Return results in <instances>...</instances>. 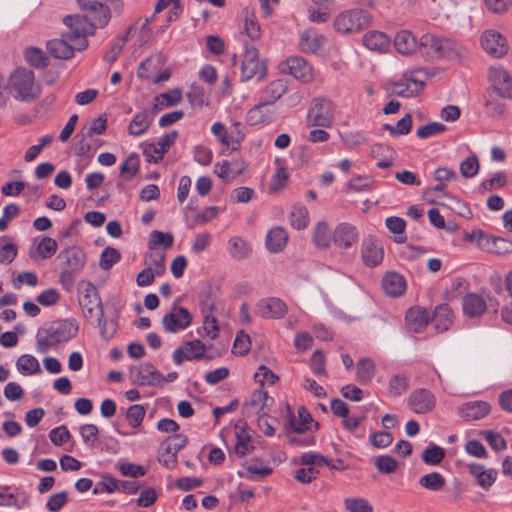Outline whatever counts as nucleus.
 <instances>
[{"instance_id": "nucleus-37", "label": "nucleus", "mask_w": 512, "mask_h": 512, "mask_svg": "<svg viewBox=\"0 0 512 512\" xmlns=\"http://www.w3.org/2000/svg\"><path fill=\"white\" fill-rule=\"evenodd\" d=\"M17 370L22 375H34L42 373L38 360L30 354H23L16 361Z\"/></svg>"}, {"instance_id": "nucleus-36", "label": "nucleus", "mask_w": 512, "mask_h": 512, "mask_svg": "<svg viewBox=\"0 0 512 512\" xmlns=\"http://www.w3.org/2000/svg\"><path fill=\"white\" fill-rule=\"evenodd\" d=\"M363 44L372 51L383 52L390 44L388 36L379 31H371L364 35Z\"/></svg>"}, {"instance_id": "nucleus-38", "label": "nucleus", "mask_w": 512, "mask_h": 512, "mask_svg": "<svg viewBox=\"0 0 512 512\" xmlns=\"http://www.w3.org/2000/svg\"><path fill=\"white\" fill-rule=\"evenodd\" d=\"M483 249L489 253L507 254L512 252V241L501 237L490 236V238H485Z\"/></svg>"}, {"instance_id": "nucleus-34", "label": "nucleus", "mask_w": 512, "mask_h": 512, "mask_svg": "<svg viewBox=\"0 0 512 512\" xmlns=\"http://www.w3.org/2000/svg\"><path fill=\"white\" fill-rule=\"evenodd\" d=\"M287 240V232L281 227H274L266 236V246L271 252H281L285 248Z\"/></svg>"}, {"instance_id": "nucleus-30", "label": "nucleus", "mask_w": 512, "mask_h": 512, "mask_svg": "<svg viewBox=\"0 0 512 512\" xmlns=\"http://www.w3.org/2000/svg\"><path fill=\"white\" fill-rule=\"evenodd\" d=\"M419 40L408 30L399 31L394 38L396 50L403 54L409 55L418 50Z\"/></svg>"}, {"instance_id": "nucleus-63", "label": "nucleus", "mask_w": 512, "mask_h": 512, "mask_svg": "<svg viewBox=\"0 0 512 512\" xmlns=\"http://www.w3.org/2000/svg\"><path fill=\"white\" fill-rule=\"evenodd\" d=\"M173 235L162 231L154 230L149 236V248L155 246H163L165 249L171 248L173 245Z\"/></svg>"}, {"instance_id": "nucleus-60", "label": "nucleus", "mask_w": 512, "mask_h": 512, "mask_svg": "<svg viewBox=\"0 0 512 512\" xmlns=\"http://www.w3.org/2000/svg\"><path fill=\"white\" fill-rule=\"evenodd\" d=\"M290 223L297 230L304 229L308 225V210L303 206L293 207L290 213Z\"/></svg>"}, {"instance_id": "nucleus-11", "label": "nucleus", "mask_w": 512, "mask_h": 512, "mask_svg": "<svg viewBox=\"0 0 512 512\" xmlns=\"http://www.w3.org/2000/svg\"><path fill=\"white\" fill-rule=\"evenodd\" d=\"M192 322V315L188 309L174 304L170 313L162 318V324L168 333H175L178 330L186 329Z\"/></svg>"}, {"instance_id": "nucleus-46", "label": "nucleus", "mask_w": 512, "mask_h": 512, "mask_svg": "<svg viewBox=\"0 0 512 512\" xmlns=\"http://www.w3.org/2000/svg\"><path fill=\"white\" fill-rule=\"evenodd\" d=\"M229 254L237 260H242L248 257L251 252V246L248 242L240 237H232L228 241Z\"/></svg>"}, {"instance_id": "nucleus-44", "label": "nucleus", "mask_w": 512, "mask_h": 512, "mask_svg": "<svg viewBox=\"0 0 512 512\" xmlns=\"http://www.w3.org/2000/svg\"><path fill=\"white\" fill-rule=\"evenodd\" d=\"M107 129V119L106 117L99 116L98 118H95L91 120L89 123H87L79 132L77 137H88L91 138L93 135H102L105 133Z\"/></svg>"}, {"instance_id": "nucleus-61", "label": "nucleus", "mask_w": 512, "mask_h": 512, "mask_svg": "<svg viewBox=\"0 0 512 512\" xmlns=\"http://www.w3.org/2000/svg\"><path fill=\"white\" fill-rule=\"evenodd\" d=\"M100 335L105 340H110L117 332L118 325L114 320H107L104 316L96 315Z\"/></svg>"}, {"instance_id": "nucleus-35", "label": "nucleus", "mask_w": 512, "mask_h": 512, "mask_svg": "<svg viewBox=\"0 0 512 512\" xmlns=\"http://www.w3.org/2000/svg\"><path fill=\"white\" fill-rule=\"evenodd\" d=\"M484 97V106L489 117L500 118L505 116L507 110L506 104L502 102L498 96L496 97L493 92L486 90Z\"/></svg>"}, {"instance_id": "nucleus-42", "label": "nucleus", "mask_w": 512, "mask_h": 512, "mask_svg": "<svg viewBox=\"0 0 512 512\" xmlns=\"http://www.w3.org/2000/svg\"><path fill=\"white\" fill-rule=\"evenodd\" d=\"M242 16L244 18V33L251 40H258L261 36V30L260 25L254 16V13L248 8H244L242 11Z\"/></svg>"}, {"instance_id": "nucleus-26", "label": "nucleus", "mask_w": 512, "mask_h": 512, "mask_svg": "<svg viewBox=\"0 0 512 512\" xmlns=\"http://www.w3.org/2000/svg\"><path fill=\"white\" fill-rule=\"evenodd\" d=\"M287 409L289 413V418L288 423L285 425V427H289V430H291L294 433H305L308 430V423L312 420L309 411L304 406H300L298 408V418H296L292 413V410L289 405H287Z\"/></svg>"}, {"instance_id": "nucleus-8", "label": "nucleus", "mask_w": 512, "mask_h": 512, "mask_svg": "<svg viewBox=\"0 0 512 512\" xmlns=\"http://www.w3.org/2000/svg\"><path fill=\"white\" fill-rule=\"evenodd\" d=\"M488 91L501 99L512 101V75L503 67H490L488 70Z\"/></svg>"}, {"instance_id": "nucleus-41", "label": "nucleus", "mask_w": 512, "mask_h": 512, "mask_svg": "<svg viewBox=\"0 0 512 512\" xmlns=\"http://www.w3.org/2000/svg\"><path fill=\"white\" fill-rule=\"evenodd\" d=\"M267 400L268 393L262 389H257L250 395L249 401L245 404V408L260 416L265 413L264 407L266 406Z\"/></svg>"}, {"instance_id": "nucleus-6", "label": "nucleus", "mask_w": 512, "mask_h": 512, "mask_svg": "<svg viewBox=\"0 0 512 512\" xmlns=\"http://www.w3.org/2000/svg\"><path fill=\"white\" fill-rule=\"evenodd\" d=\"M79 292V305L86 318L96 315L104 316V308L96 286L90 281H80L77 285Z\"/></svg>"}, {"instance_id": "nucleus-15", "label": "nucleus", "mask_w": 512, "mask_h": 512, "mask_svg": "<svg viewBox=\"0 0 512 512\" xmlns=\"http://www.w3.org/2000/svg\"><path fill=\"white\" fill-rule=\"evenodd\" d=\"M491 405L482 400L468 401L457 409L458 415L467 422L485 418L491 412Z\"/></svg>"}, {"instance_id": "nucleus-47", "label": "nucleus", "mask_w": 512, "mask_h": 512, "mask_svg": "<svg viewBox=\"0 0 512 512\" xmlns=\"http://www.w3.org/2000/svg\"><path fill=\"white\" fill-rule=\"evenodd\" d=\"M446 484L444 476L439 472H431L419 479V485L430 491H440Z\"/></svg>"}, {"instance_id": "nucleus-58", "label": "nucleus", "mask_w": 512, "mask_h": 512, "mask_svg": "<svg viewBox=\"0 0 512 512\" xmlns=\"http://www.w3.org/2000/svg\"><path fill=\"white\" fill-rule=\"evenodd\" d=\"M313 242L319 248H327L330 244V230L326 223L320 222L314 228Z\"/></svg>"}, {"instance_id": "nucleus-17", "label": "nucleus", "mask_w": 512, "mask_h": 512, "mask_svg": "<svg viewBox=\"0 0 512 512\" xmlns=\"http://www.w3.org/2000/svg\"><path fill=\"white\" fill-rule=\"evenodd\" d=\"M256 313L262 318H282L287 313L286 304L279 298L261 299L256 306Z\"/></svg>"}, {"instance_id": "nucleus-55", "label": "nucleus", "mask_w": 512, "mask_h": 512, "mask_svg": "<svg viewBox=\"0 0 512 512\" xmlns=\"http://www.w3.org/2000/svg\"><path fill=\"white\" fill-rule=\"evenodd\" d=\"M145 256L146 258H149L150 266H154L153 272L157 276H161L165 273V254L162 251L150 247V250L146 253Z\"/></svg>"}, {"instance_id": "nucleus-54", "label": "nucleus", "mask_w": 512, "mask_h": 512, "mask_svg": "<svg viewBox=\"0 0 512 512\" xmlns=\"http://www.w3.org/2000/svg\"><path fill=\"white\" fill-rule=\"evenodd\" d=\"M139 166V155L131 153L121 165L120 173L126 180H130L138 173Z\"/></svg>"}, {"instance_id": "nucleus-20", "label": "nucleus", "mask_w": 512, "mask_h": 512, "mask_svg": "<svg viewBox=\"0 0 512 512\" xmlns=\"http://www.w3.org/2000/svg\"><path fill=\"white\" fill-rule=\"evenodd\" d=\"M361 257L366 266H378L384 257V250L380 242L374 238L365 239L362 244Z\"/></svg>"}, {"instance_id": "nucleus-5", "label": "nucleus", "mask_w": 512, "mask_h": 512, "mask_svg": "<svg viewBox=\"0 0 512 512\" xmlns=\"http://www.w3.org/2000/svg\"><path fill=\"white\" fill-rule=\"evenodd\" d=\"M372 16L364 9L341 12L334 20V28L341 33H357L370 26Z\"/></svg>"}, {"instance_id": "nucleus-59", "label": "nucleus", "mask_w": 512, "mask_h": 512, "mask_svg": "<svg viewBox=\"0 0 512 512\" xmlns=\"http://www.w3.org/2000/svg\"><path fill=\"white\" fill-rule=\"evenodd\" d=\"M188 443V438L182 434H174L166 438L161 443V450H171L178 454V452L183 449Z\"/></svg>"}, {"instance_id": "nucleus-22", "label": "nucleus", "mask_w": 512, "mask_h": 512, "mask_svg": "<svg viewBox=\"0 0 512 512\" xmlns=\"http://www.w3.org/2000/svg\"><path fill=\"white\" fill-rule=\"evenodd\" d=\"M405 320L410 330L421 333L429 324L430 317L424 308L412 307L406 312Z\"/></svg>"}, {"instance_id": "nucleus-4", "label": "nucleus", "mask_w": 512, "mask_h": 512, "mask_svg": "<svg viewBox=\"0 0 512 512\" xmlns=\"http://www.w3.org/2000/svg\"><path fill=\"white\" fill-rule=\"evenodd\" d=\"M9 88L16 99L25 102H33L39 98L40 85L35 82L32 70L17 68L9 78Z\"/></svg>"}, {"instance_id": "nucleus-39", "label": "nucleus", "mask_w": 512, "mask_h": 512, "mask_svg": "<svg viewBox=\"0 0 512 512\" xmlns=\"http://www.w3.org/2000/svg\"><path fill=\"white\" fill-rule=\"evenodd\" d=\"M409 387V378L405 373L394 374L388 382V394L392 397H400Z\"/></svg>"}, {"instance_id": "nucleus-7", "label": "nucleus", "mask_w": 512, "mask_h": 512, "mask_svg": "<svg viewBox=\"0 0 512 512\" xmlns=\"http://www.w3.org/2000/svg\"><path fill=\"white\" fill-rule=\"evenodd\" d=\"M334 122L333 104L324 97H317L311 101L307 113V125L329 128Z\"/></svg>"}, {"instance_id": "nucleus-64", "label": "nucleus", "mask_w": 512, "mask_h": 512, "mask_svg": "<svg viewBox=\"0 0 512 512\" xmlns=\"http://www.w3.org/2000/svg\"><path fill=\"white\" fill-rule=\"evenodd\" d=\"M374 465L380 473H394L398 467L396 459L389 455H381L375 458Z\"/></svg>"}, {"instance_id": "nucleus-56", "label": "nucleus", "mask_w": 512, "mask_h": 512, "mask_svg": "<svg viewBox=\"0 0 512 512\" xmlns=\"http://www.w3.org/2000/svg\"><path fill=\"white\" fill-rule=\"evenodd\" d=\"M165 61L166 57L161 53L148 57L146 60L141 62L137 72L138 77L149 78V75L145 72H149L152 68H157V66L164 64Z\"/></svg>"}, {"instance_id": "nucleus-28", "label": "nucleus", "mask_w": 512, "mask_h": 512, "mask_svg": "<svg viewBox=\"0 0 512 512\" xmlns=\"http://www.w3.org/2000/svg\"><path fill=\"white\" fill-rule=\"evenodd\" d=\"M235 428L237 431L234 451L238 455V457H244L254 450V446L250 444L251 436L246 429L245 422L237 423Z\"/></svg>"}, {"instance_id": "nucleus-49", "label": "nucleus", "mask_w": 512, "mask_h": 512, "mask_svg": "<svg viewBox=\"0 0 512 512\" xmlns=\"http://www.w3.org/2000/svg\"><path fill=\"white\" fill-rule=\"evenodd\" d=\"M26 61L35 68H45L48 66L49 58L43 50L36 47H29L24 52Z\"/></svg>"}, {"instance_id": "nucleus-19", "label": "nucleus", "mask_w": 512, "mask_h": 512, "mask_svg": "<svg viewBox=\"0 0 512 512\" xmlns=\"http://www.w3.org/2000/svg\"><path fill=\"white\" fill-rule=\"evenodd\" d=\"M79 6L83 11L87 12V15H91L92 19L97 21L100 28L105 27L111 18L110 8L96 0H77Z\"/></svg>"}, {"instance_id": "nucleus-9", "label": "nucleus", "mask_w": 512, "mask_h": 512, "mask_svg": "<svg viewBox=\"0 0 512 512\" xmlns=\"http://www.w3.org/2000/svg\"><path fill=\"white\" fill-rule=\"evenodd\" d=\"M266 75V65L259 59V52L254 46L245 43L241 65V79L248 81L254 77L261 80Z\"/></svg>"}, {"instance_id": "nucleus-48", "label": "nucleus", "mask_w": 512, "mask_h": 512, "mask_svg": "<svg viewBox=\"0 0 512 512\" xmlns=\"http://www.w3.org/2000/svg\"><path fill=\"white\" fill-rule=\"evenodd\" d=\"M376 372L374 362L369 358H361L357 363V380L360 383H368Z\"/></svg>"}, {"instance_id": "nucleus-18", "label": "nucleus", "mask_w": 512, "mask_h": 512, "mask_svg": "<svg viewBox=\"0 0 512 512\" xmlns=\"http://www.w3.org/2000/svg\"><path fill=\"white\" fill-rule=\"evenodd\" d=\"M58 259H60L64 265L63 270L74 271L77 273L84 268L86 263V255L84 251L75 246L62 250L58 254Z\"/></svg>"}, {"instance_id": "nucleus-1", "label": "nucleus", "mask_w": 512, "mask_h": 512, "mask_svg": "<svg viewBox=\"0 0 512 512\" xmlns=\"http://www.w3.org/2000/svg\"><path fill=\"white\" fill-rule=\"evenodd\" d=\"M418 51L423 57L430 60L440 58L458 59L462 55L463 48L451 39L426 33L419 39Z\"/></svg>"}, {"instance_id": "nucleus-21", "label": "nucleus", "mask_w": 512, "mask_h": 512, "mask_svg": "<svg viewBox=\"0 0 512 512\" xmlns=\"http://www.w3.org/2000/svg\"><path fill=\"white\" fill-rule=\"evenodd\" d=\"M48 52L56 59L68 60L73 57L76 45L67 38L49 40L46 44Z\"/></svg>"}, {"instance_id": "nucleus-62", "label": "nucleus", "mask_w": 512, "mask_h": 512, "mask_svg": "<svg viewBox=\"0 0 512 512\" xmlns=\"http://www.w3.org/2000/svg\"><path fill=\"white\" fill-rule=\"evenodd\" d=\"M460 173L464 178H472L476 176L480 169V163L476 155L465 158L460 163Z\"/></svg>"}, {"instance_id": "nucleus-23", "label": "nucleus", "mask_w": 512, "mask_h": 512, "mask_svg": "<svg viewBox=\"0 0 512 512\" xmlns=\"http://www.w3.org/2000/svg\"><path fill=\"white\" fill-rule=\"evenodd\" d=\"M156 114H153V109L147 110L144 109L138 112L133 119L131 120L128 126V133L131 136H140L144 134L149 127L151 126L154 117Z\"/></svg>"}, {"instance_id": "nucleus-25", "label": "nucleus", "mask_w": 512, "mask_h": 512, "mask_svg": "<svg viewBox=\"0 0 512 512\" xmlns=\"http://www.w3.org/2000/svg\"><path fill=\"white\" fill-rule=\"evenodd\" d=\"M382 287L387 295L398 297L406 291V280L397 272H388L382 279Z\"/></svg>"}, {"instance_id": "nucleus-52", "label": "nucleus", "mask_w": 512, "mask_h": 512, "mask_svg": "<svg viewBox=\"0 0 512 512\" xmlns=\"http://www.w3.org/2000/svg\"><path fill=\"white\" fill-rule=\"evenodd\" d=\"M412 129V117L409 113L400 119L396 126L390 124H384L383 130L388 131L392 136L407 135Z\"/></svg>"}, {"instance_id": "nucleus-10", "label": "nucleus", "mask_w": 512, "mask_h": 512, "mask_svg": "<svg viewBox=\"0 0 512 512\" xmlns=\"http://www.w3.org/2000/svg\"><path fill=\"white\" fill-rule=\"evenodd\" d=\"M130 378L137 386H154L160 385L162 374L151 362H145L130 368Z\"/></svg>"}, {"instance_id": "nucleus-24", "label": "nucleus", "mask_w": 512, "mask_h": 512, "mask_svg": "<svg viewBox=\"0 0 512 512\" xmlns=\"http://www.w3.org/2000/svg\"><path fill=\"white\" fill-rule=\"evenodd\" d=\"M356 228L348 223L339 224L333 233L334 243L341 248H349L357 242Z\"/></svg>"}, {"instance_id": "nucleus-3", "label": "nucleus", "mask_w": 512, "mask_h": 512, "mask_svg": "<svg viewBox=\"0 0 512 512\" xmlns=\"http://www.w3.org/2000/svg\"><path fill=\"white\" fill-rule=\"evenodd\" d=\"M63 23L69 28V31L63 34L71 43L76 45L77 51L85 50L88 46V35H93L96 28H100L91 15H67L63 18Z\"/></svg>"}, {"instance_id": "nucleus-32", "label": "nucleus", "mask_w": 512, "mask_h": 512, "mask_svg": "<svg viewBox=\"0 0 512 512\" xmlns=\"http://www.w3.org/2000/svg\"><path fill=\"white\" fill-rule=\"evenodd\" d=\"M413 74L414 72H410L409 76L406 75L405 82L396 83L399 88L397 95L409 98L418 96L423 91L425 82L413 77Z\"/></svg>"}, {"instance_id": "nucleus-40", "label": "nucleus", "mask_w": 512, "mask_h": 512, "mask_svg": "<svg viewBox=\"0 0 512 512\" xmlns=\"http://www.w3.org/2000/svg\"><path fill=\"white\" fill-rule=\"evenodd\" d=\"M58 245L55 239L47 236H43L41 241L38 243L36 252L30 250L29 256L34 259L36 254L42 259H48L52 257L57 251Z\"/></svg>"}, {"instance_id": "nucleus-13", "label": "nucleus", "mask_w": 512, "mask_h": 512, "mask_svg": "<svg viewBox=\"0 0 512 512\" xmlns=\"http://www.w3.org/2000/svg\"><path fill=\"white\" fill-rule=\"evenodd\" d=\"M499 302L489 299V304L478 294L470 293L463 298V311L464 314L470 318L481 316L487 307L493 308V312L497 313L499 310Z\"/></svg>"}, {"instance_id": "nucleus-50", "label": "nucleus", "mask_w": 512, "mask_h": 512, "mask_svg": "<svg viewBox=\"0 0 512 512\" xmlns=\"http://www.w3.org/2000/svg\"><path fill=\"white\" fill-rule=\"evenodd\" d=\"M445 457V450L435 444H430L421 455V459L428 465H438Z\"/></svg>"}, {"instance_id": "nucleus-29", "label": "nucleus", "mask_w": 512, "mask_h": 512, "mask_svg": "<svg viewBox=\"0 0 512 512\" xmlns=\"http://www.w3.org/2000/svg\"><path fill=\"white\" fill-rule=\"evenodd\" d=\"M469 472L477 479V483L483 489L488 490L496 481L497 471L494 469H485L483 465L471 463L468 465Z\"/></svg>"}, {"instance_id": "nucleus-14", "label": "nucleus", "mask_w": 512, "mask_h": 512, "mask_svg": "<svg viewBox=\"0 0 512 512\" xmlns=\"http://www.w3.org/2000/svg\"><path fill=\"white\" fill-rule=\"evenodd\" d=\"M281 69L291 74L295 79L305 83L311 81L313 78L312 67L300 56L289 57L282 63Z\"/></svg>"}, {"instance_id": "nucleus-27", "label": "nucleus", "mask_w": 512, "mask_h": 512, "mask_svg": "<svg viewBox=\"0 0 512 512\" xmlns=\"http://www.w3.org/2000/svg\"><path fill=\"white\" fill-rule=\"evenodd\" d=\"M325 37L314 30H306L300 36L299 47L304 53H317L325 43Z\"/></svg>"}, {"instance_id": "nucleus-45", "label": "nucleus", "mask_w": 512, "mask_h": 512, "mask_svg": "<svg viewBox=\"0 0 512 512\" xmlns=\"http://www.w3.org/2000/svg\"><path fill=\"white\" fill-rule=\"evenodd\" d=\"M177 137L178 132L173 130L161 137L157 144H152L153 152L156 153V159H154V163H158L160 160H162L163 155L175 143Z\"/></svg>"}, {"instance_id": "nucleus-57", "label": "nucleus", "mask_w": 512, "mask_h": 512, "mask_svg": "<svg viewBox=\"0 0 512 512\" xmlns=\"http://www.w3.org/2000/svg\"><path fill=\"white\" fill-rule=\"evenodd\" d=\"M121 259V253L114 247H106L101 255L99 260V266L103 270H109L112 266L118 263Z\"/></svg>"}, {"instance_id": "nucleus-53", "label": "nucleus", "mask_w": 512, "mask_h": 512, "mask_svg": "<svg viewBox=\"0 0 512 512\" xmlns=\"http://www.w3.org/2000/svg\"><path fill=\"white\" fill-rule=\"evenodd\" d=\"M119 489L120 481L109 474H104L101 476V480L94 487L93 494L97 495L103 492L111 494Z\"/></svg>"}, {"instance_id": "nucleus-33", "label": "nucleus", "mask_w": 512, "mask_h": 512, "mask_svg": "<svg viewBox=\"0 0 512 512\" xmlns=\"http://www.w3.org/2000/svg\"><path fill=\"white\" fill-rule=\"evenodd\" d=\"M287 91L286 84L280 80L270 82L260 95V102L265 105L274 104Z\"/></svg>"}, {"instance_id": "nucleus-16", "label": "nucleus", "mask_w": 512, "mask_h": 512, "mask_svg": "<svg viewBox=\"0 0 512 512\" xmlns=\"http://www.w3.org/2000/svg\"><path fill=\"white\" fill-rule=\"evenodd\" d=\"M483 49L491 56L501 58L508 51L506 39L498 32L493 30L485 31L481 37Z\"/></svg>"}, {"instance_id": "nucleus-31", "label": "nucleus", "mask_w": 512, "mask_h": 512, "mask_svg": "<svg viewBox=\"0 0 512 512\" xmlns=\"http://www.w3.org/2000/svg\"><path fill=\"white\" fill-rule=\"evenodd\" d=\"M430 321L439 332L447 331L453 324V312L447 304L438 305Z\"/></svg>"}, {"instance_id": "nucleus-43", "label": "nucleus", "mask_w": 512, "mask_h": 512, "mask_svg": "<svg viewBox=\"0 0 512 512\" xmlns=\"http://www.w3.org/2000/svg\"><path fill=\"white\" fill-rule=\"evenodd\" d=\"M182 99L181 91L178 89H173L169 92L162 93L156 97L158 103H155L153 106V114H157L163 107H170L177 105L180 103Z\"/></svg>"}, {"instance_id": "nucleus-51", "label": "nucleus", "mask_w": 512, "mask_h": 512, "mask_svg": "<svg viewBox=\"0 0 512 512\" xmlns=\"http://www.w3.org/2000/svg\"><path fill=\"white\" fill-rule=\"evenodd\" d=\"M269 119L270 115L267 111V105L262 102L251 108L246 116L247 122L252 126L267 122Z\"/></svg>"}, {"instance_id": "nucleus-12", "label": "nucleus", "mask_w": 512, "mask_h": 512, "mask_svg": "<svg viewBox=\"0 0 512 512\" xmlns=\"http://www.w3.org/2000/svg\"><path fill=\"white\" fill-rule=\"evenodd\" d=\"M409 408L417 414L431 412L436 405L434 394L425 388H418L410 393L407 399Z\"/></svg>"}, {"instance_id": "nucleus-2", "label": "nucleus", "mask_w": 512, "mask_h": 512, "mask_svg": "<svg viewBox=\"0 0 512 512\" xmlns=\"http://www.w3.org/2000/svg\"><path fill=\"white\" fill-rule=\"evenodd\" d=\"M78 329V324L74 319L52 322L47 329L39 333L36 343L37 351L46 353L51 347L69 341L77 335Z\"/></svg>"}]
</instances>
